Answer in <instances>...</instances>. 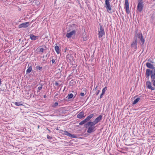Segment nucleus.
Instances as JSON below:
<instances>
[{"label": "nucleus", "instance_id": "obj_1", "mask_svg": "<svg viewBox=\"0 0 155 155\" xmlns=\"http://www.w3.org/2000/svg\"><path fill=\"white\" fill-rule=\"evenodd\" d=\"M95 124L92 121L88 122L84 124V127L87 128V132L88 133L90 134L95 131L96 130V127L95 126Z\"/></svg>", "mask_w": 155, "mask_h": 155}, {"label": "nucleus", "instance_id": "obj_2", "mask_svg": "<svg viewBox=\"0 0 155 155\" xmlns=\"http://www.w3.org/2000/svg\"><path fill=\"white\" fill-rule=\"evenodd\" d=\"M151 82L150 81H147L146 82V84L147 86V87L149 89L152 90H155L154 87H153L152 85V83L153 85L154 86H155V78H151Z\"/></svg>", "mask_w": 155, "mask_h": 155}, {"label": "nucleus", "instance_id": "obj_3", "mask_svg": "<svg viewBox=\"0 0 155 155\" xmlns=\"http://www.w3.org/2000/svg\"><path fill=\"white\" fill-rule=\"evenodd\" d=\"M100 28L98 30V38H101L103 37V36L105 35V33L104 31V29L102 25H99Z\"/></svg>", "mask_w": 155, "mask_h": 155}, {"label": "nucleus", "instance_id": "obj_4", "mask_svg": "<svg viewBox=\"0 0 155 155\" xmlns=\"http://www.w3.org/2000/svg\"><path fill=\"white\" fill-rule=\"evenodd\" d=\"M104 7L107 9V11L109 13H111L112 12H110V11L111 10V7L110 4V2L107 1H105Z\"/></svg>", "mask_w": 155, "mask_h": 155}, {"label": "nucleus", "instance_id": "obj_5", "mask_svg": "<svg viewBox=\"0 0 155 155\" xmlns=\"http://www.w3.org/2000/svg\"><path fill=\"white\" fill-rule=\"evenodd\" d=\"M29 25V22H24L22 23L21 24H20L18 26V28H26L28 27Z\"/></svg>", "mask_w": 155, "mask_h": 155}, {"label": "nucleus", "instance_id": "obj_6", "mask_svg": "<svg viewBox=\"0 0 155 155\" xmlns=\"http://www.w3.org/2000/svg\"><path fill=\"white\" fill-rule=\"evenodd\" d=\"M137 39H134V41L132 42L131 44V48H134L136 50L137 48Z\"/></svg>", "mask_w": 155, "mask_h": 155}, {"label": "nucleus", "instance_id": "obj_7", "mask_svg": "<svg viewBox=\"0 0 155 155\" xmlns=\"http://www.w3.org/2000/svg\"><path fill=\"white\" fill-rule=\"evenodd\" d=\"M66 58L68 62H71L74 60V57L71 54L67 55Z\"/></svg>", "mask_w": 155, "mask_h": 155}, {"label": "nucleus", "instance_id": "obj_8", "mask_svg": "<svg viewBox=\"0 0 155 155\" xmlns=\"http://www.w3.org/2000/svg\"><path fill=\"white\" fill-rule=\"evenodd\" d=\"M143 4L140 3L138 4L137 8L139 12H141L142 11L143 9Z\"/></svg>", "mask_w": 155, "mask_h": 155}, {"label": "nucleus", "instance_id": "obj_9", "mask_svg": "<svg viewBox=\"0 0 155 155\" xmlns=\"http://www.w3.org/2000/svg\"><path fill=\"white\" fill-rule=\"evenodd\" d=\"M152 70H150V69H147L145 73V77L147 78H149L150 75H151Z\"/></svg>", "mask_w": 155, "mask_h": 155}, {"label": "nucleus", "instance_id": "obj_10", "mask_svg": "<svg viewBox=\"0 0 155 155\" xmlns=\"http://www.w3.org/2000/svg\"><path fill=\"white\" fill-rule=\"evenodd\" d=\"M102 115H99L98 117H97L95 120L93 121L94 123L95 124H96L97 123L100 121L102 119Z\"/></svg>", "mask_w": 155, "mask_h": 155}, {"label": "nucleus", "instance_id": "obj_11", "mask_svg": "<svg viewBox=\"0 0 155 155\" xmlns=\"http://www.w3.org/2000/svg\"><path fill=\"white\" fill-rule=\"evenodd\" d=\"M76 33L75 30H74L70 32L67 33L66 34V36L68 38H69L71 37L72 35L74 34H75Z\"/></svg>", "mask_w": 155, "mask_h": 155}, {"label": "nucleus", "instance_id": "obj_12", "mask_svg": "<svg viewBox=\"0 0 155 155\" xmlns=\"http://www.w3.org/2000/svg\"><path fill=\"white\" fill-rule=\"evenodd\" d=\"M85 116L84 114V111L83 110L80 112L77 115V117L79 119H81L83 117H84Z\"/></svg>", "mask_w": 155, "mask_h": 155}, {"label": "nucleus", "instance_id": "obj_13", "mask_svg": "<svg viewBox=\"0 0 155 155\" xmlns=\"http://www.w3.org/2000/svg\"><path fill=\"white\" fill-rule=\"evenodd\" d=\"M146 66L148 68L152 69H155V67H154L153 64H151L150 63L147 62L146 64Z\"/></svg>", "mask_w": 155, "mask_h": 155}, {"label": "nucleus", "instance_id": "obj_14", "mask_svg": "<svg viewBox=\"0 0 155 155\" xmlns=\"http://www.w3.org/2000/svg\"><path fill=\"white\" fill-rule=\"evenodd\" d=\"M29 36H30V38L33 41L36 40L38 37V36H36L32 34H30Z\"/></svg>", "mask_w": 155, "mask_h": 155}, {"label": "nucleus", "instance_id": "obj_15", "mask_svg": "<svg viewBox=\"0 0 155 155\" xmlns=\"http://www.w3.org/2000/svg\"><path fill=\"white\" fill-rule=\"evenodd\" d=\"M142 36H143L142 33H140L136 35H134V39H136V38L137 39V38L140 39Z\"/></svg>", "mask_w": 155, "mask_h": 155}, {"label": "nucleus", "instance_id": "obj_16", "mask_svg": "<svg viewBox=\"0 0 155 155\" xmlns=\"http://www.w3.org/2000/svg\"><path fill=\"white\" fill-rule=\"evenodd\" d=\"M94 115V114H91L85 119V120L87 122H87L93 117Z\"/></svg>", "mask_w": 155, "mask_h": 155}, {"label": "nucleus", "instance_id": "obj_17", "mask_svg": "<svg viewBox=\"0 0 155 155\" xmlns=\"http://www.w3.org/2000/svg\"><path fill=\"white\" fill-rule=\"evenodd\" d=\"M13 103H14L15 105L17 106H19L21 105H22L23 102L22 101L20 102H12Z\"/></svg>", "mask_w": 155, "mask_h": 155}, {"label": "nucleus", "instance_id": "obj_18", "mask_svg": "<svg viewBox=\"0 0 155 155\" xmlns=\"http://www.w3.org/2000/svg\"><path fill=\"white\" fill-rule=\"evenodd\" d=\"M30 64L28 65V66L29 67L28 68L27 70L26 71V73H30L32 70V68L31 65L29 66Z\"/></svg>", "mask_w": 155, "mask_h": 155}, {"label": "nucleus", "instance_id": "obj_19", "mask_svg": "<svg viewBox=\"0 0 155 155\" xmlns=\"http://www.w3.org/2000/svg\"><path fill=\"white\" fill-rule=\"evenodd\" d=\"M152 71L150 75L151 78H155V69L152 70Z\"/></svg>", "mask_w": 155, "mask_h": 155}, {"label": "nucleus", "instance_id": "obj_20", "mask_svg": "<svg viewBox=\"0 0 155 155\" xmlns=\"http://www.w3.org/2000/svg\"><path fill=\"white\" fill-rule=\"evenodd\" d=\"M62 131L63 132L62 134L64 135H66L69 137L70 136H71V134L69 133L68 131L66 130L63 131L62 130Z\"/></svg>", "mask_w": 155, "mask_h": 155}, {"label": "nucleus", "instance_id": "obj_21", "mask_svg": "<svg viewBox=\"0 0 155 155\" xmlns=\"http://www.w3.org/2000/svg\"><path fill=\"white\" fill-rule=\"evenodd\" d=\"M54 48L56 53L58 54H59L60 53V49L59 46L56 45L55 46Z\"/></svg>", "mask_w": 155, "mask_h": 155}, {"label": "nucleus", "instance_id": "obj_22", "mask_svg": "<svg viewBox=\"0 0 155 155\" xmlns=\"http://www.w3.org/2000/svg\"><path fill=\"white\" fill-rule=\"evenodd\" d=\"M74 96V95L72 94H68V96L66 97L68 100H69L72 98Z\"/></svg>", "mask_w": 155, "mask_h": 155}, {"label": "nucleus", "instance_id": "obj_23", "mask_svg": "<svg viewBox=\"0 0 155 155\" xmlns=\"http://www.w3.org/2000/svg\"><path fill=\"white\" fill-rule=\"evenodd\" d=\"M125 8L129 7V3L128 0H125Z\"/></svg>", "mask_w": 155, "mask_h": 155}, {"label": "nucleus", "instance_id": "obj_24", "mask_svg": "<svg viewBox=\"0 0 155 155\" xmlns=\"http://www.w3.org/2000/svg\"><path fill=\"white\" fill-rule=\"evenodd\" d=\"M140 98H137L133 102V105L136 104L139 101Z\"/></svg>", "mask_w": 155, "mask_h": 155}, {"label": "nucleus", "instance_id": "obj_25", "mask_svg": "<svg viewBox=\"0 0 155 155\" xmlns=\"http://www.w3.org/2000/svg\"><path fill=\"white\" fill-rule=\"evenodd\" d=\"M140 41L142 43V45H143L145 42V40L143 38V36L142 37L140 38Z\"/></svg>", "mask_w": 155, "mask_h": 155}, {"label": "nucleus", "instance_id": "obj_26", "mask_svg": "<svg viewBox=\"0 0 155 155\" xmlns=\"http://www.w3.org/2000/svg\"><path fill=\"white\" fill-rule=\"evenodd\" d=\"M86 123H87V122L86 121V120L84 119V120H83L82 121H81L79 123V124L80 125H83V124H84Z\"/></svg>", "mask_w": 155, "mask_h": 155}, {"label": "nucleus", "instance_id": "obj_27", "mask_svg": "<svg viewBox=\"0 0 155 155\" xmlns=\"http://www.w3.org/2000/svg\"><path fill=\"white\" fill-rule=\"evenodd\" d=\"M126 9V12L128 14H129L130 13V11L129 10V7H127V8H125Z\"/></svg>", "mask_w": 155, "mask_h": 155}, {"label": "nucleus", "instance_id": "obj_28", "mask_svg": "<svg viewBox=\"0 0 155 155\" xmlns=\"http://www.w3.org/2000/svg\"><path fill=\"white\" fill-rule=\"evenodd\" d=\"M107 87H105L102 90V93L103 94H104L105 91L107 90Z\"/></svg>", "mask_w": 155, "mask_h": 155}, {"label": "nucleus", "instance_id": "obj_29", "mask_svg": "<svg viewBox=\"0 0 155 155\" xmlns=\"http://www.w3.org/2000/svg\"><path fill=\"white\" fill-rule=\"evenodd\" d=\"M74 83L75 81L73 79L71 80L70 82V84H72V86L74 85Z\"/></svg>", "mask_w": 155, "mask_h": 155}, {"label": "nucleus", "instance_id": "obj_30", "mask_svg": "<svg viewBox=\"0 0 155 155\" xmlns=\"http://www.w3.org/2000/svg\"><path fill=\"white\" fill-rule=\"evenodd\" d=\"M58 102H55L54 104L52 105V107H55L56 106L58 105Z\"/></svg>", "mask_w": 155, "mask_h": 155}, {"label": "nucleus", "instance_id": "obj_31", "mask_svg": "<svg viewBox=\"0 0 155 155\" xmlns=\"http://www.w3.org/2000/svg\"><path fill=\"white\" fill-rule=\"evenodd\" d=\"M83 40L84 41H86L88 39V37L87 36H84L83 37Z\"/></svg>", "mask_w": 155, "mask_h": 155}, {"label": "nucleus", "instance_id": "obj_32", "mask_svg": "<svg viewBox=\"0 0 155 155\" xmlns=\"http://www.w3.org/2000/svg\"><path fill=\"white\" fill-rule=\"evenodd\" d=\"M42 68L41 67H40L39 66H37L36 67V68L38 70H41V69Z\"/></svg>", "mask_w": 155, "mask_h": 155}, {"label": "nucleus", "instance_id": "obj_33", "mask_svg": "<svg viewBox=\"0 0 155 155\" xmlns=\"http://www.w3.org/2000/svg\"><path fill=\"white\" fill-rule=\"evenodd\" d=\"M138 30L137 29H136L134 31V35H136L138 34L139 33H138Z\"/></svg>", "mask_w": 155, "mask_h": 155}, {"label": "nucleus", "instance_id": "obj_34", "mask_svg": "<svg viewBox=\"0 0 155 155\" xmlns=\"http://www.w3.org/2000/svg\"><path fill=\"white\" fill-rule=\"evenodd\" d=\"M70 137H71L72 138H76V135L75 134H71V136H70Z\"/></svg>", "mask_w": 155, "mask_h": 155}, {"label": "nucleus", "instance_id": "obj_35", "mask_svg": "<svg viewBox=\"0 0 155 155\" xmlns=\"http://www.w3.org/2000/svg\"><path fill=\"white\" fill-rule=\"evenodd\" d=\"M42 88V87H41V86H39L38 87V90L37 91V92H39L40 91L41 89Z\"/></svg>", "mask_w": 155, "mask_h": 155}, {"label": "nucleus", "instance_id": "obj_36", "mask_svg": "<svg viewBox=\"0 0 155 155\" xmlns=\"http://www.w3.org/2000/svg\"><path fill=\"white\" fill-rule=\"evenodd\" d=\"M143 4V0H138V4Z\"/></svg>", "mask_w": 155, "mask_h": 155}, {"label": "nucleus", "instance_id": "obj_37", "mask_svg": "<svg viewBox=\"0 0 155 155\" xmlns=\"http://www.w3.org/2000/svg\"><path fill=\"white\" fill-rule=\"evenodd\" d=\"M47 138L48 139H52V137H51L48 135H47Z\"/></svg>", "mask_w": 155, "mask_h": 155}, {"label": "nucleus", "instance_id": "obj_38", "mask_svg": "<svg viewBox=\"0 0 155 155\" xmlns=\"http://www.w3.org/2000/svg\"><path fill=\"white\" fill-rule=\"evenodd\" d=\"M44 49L43 48H40V50L39 51V52H43V51H44Z\"/></svg>", "mask_w": 155, "mask_h": 155}, {"label": "nucleus", "instance_id": "obj_39", "mask_svg": "<svg viewBox=\"0 0 155 155\" xmlns=\"http://www.w3.org/2000/svg\"><path fill=\"white\" fill-rule=\"evenodd\" d=\"M44 85V84H42V83H40L39 84V85H37V86H38V85H40V86H41V87H42V86H43Z\"/></svg>", "mask_w": 155, "mask_h": 155}, {"label": "nucleus", "instance_id": "obj_40", "mask_svg": "<svg viewBox=\"0 0 155 155\" xmlns=\"http://www.w3.org/2000/svg\"><path fill=\"white\" fill-rule=\"evenodd\" d=\"M80 95L82 96H83L84 95V93L81 92L80 93Z\"/></svg>", "mask_w": 155, "mask_h": 155}, {"label": "nucleus", "instance_id": "obj_41", "mask_svg": "<svg viewBox=\"0 0 155 155\" xmlns=\"http://www.w3.org/2000/svg\"><path fill=\"white\" fill-rule=\"evenodd\" d=\"M99 92H100V91L99 90L97 91L96 93V95H98V94H99Z\"/></svg>", "mask_w": 155, "mask_h": 155}, {"label": "nucleus", "instance_id": "obj_42", "mask_svg": "<svg viewBox=\"0 0 155 155\" xmlns=\"http://www.w3.org/2000/svg\"><path fill=\"white\" fill-rule=\"evenodd\" d=\"M104 94H103L102 93L101 94V95H100V98H101L102 97H103V96L104 95Z\"/></svg>", "mask_w": 155, "mask_h": 155}, {"label": "nucleus", "instance_id": "obj_43", "mask_svg": "<svg viewBox=\"0 0 155 155\" xmlns=\"http://www.w3.org/2000/svg\"><path fill=\"white\" fill-rule=\"evenodd\" d=\"M55 84V86H58L59 85V84L58 82H56Z\"/></svg>", "mask_w": 155, "mask_h": 155}, {"label": "nucleus", "instance_id": "obj_44", "mask_svg": "<svg viewBox=\"0 0 155 155\" xmlns=\"http://www.w3.org/2000/svg\"><path fill=\"white\" fill-rule=\"evenodd\" d=\"M53 64L54 63L55 61L54 59H52L51 60Z\"/></svg>", "mask_w": 155, "mask_h": 155}, {"label": "nucleus", "instance_id": "obj_45", "mask_svg": "<svg viewBox=\"0 0 155 155\" xmlns=\"http://www.w3.org/2000/svg\"><path fill=\"white\" fill-rule=\"evenodd\" d=\"M58 95V94H55V95L54 96V97L55 98H57V96Z\"/></svg>", "mask_w": 155, "mask_h": 155}, {"label": "nucleus", "instance_id": "obj_46", "mask_svg": "<svg viewBox=\"0 0 155 155\" xmlns=\"http://www.w3.org/2000/svg\"><path fill=\"white\" fill-rule=\"evenodd\" d=\"M43 97L44 98H45L47 97V96L45 94V95H44V96H43Z\"/></svg>", "mask_w": 155, "mask_h": 155}, {"label": "nucleus", "instance_id": "obj_47", "mask_svg": "<svg viewBox=\"0 0 155 155\" xmlns=\"http://www.w3.org/2000/svg\"><path fill=\"white\" fill-rule=\"evenodd\" d=\"M74 93H75V94H74L75 96H74V97H75V96H76V95L77 94V93L76 92H75Z\"/></svg>", "mask_w": 155, "mask_h": 155}, {"label": "nucleus", "instance_id": "obj_48", "mask_svg": "<svg viewBox=\"0 0 155 155\" xmlns=\"http://www.w3.org/2000/svg\"><path fill=\"white\" fill-rule=\"evenodd\" d=\"M28 0L29 1L31 2H32L33 1V0Z\"/></svg>", "mask_w": 155, "mask_h": 155}, {"label": "nucleus", "instance_id": "obj_49", "mask_svg": "<svg viewBox=\"0 0 155 155\" xmlns=\"http://www.w3.org/2000/svg\"><path fill=\"white\" fill-rule=\"evenodd\" d=\"M97 87H97H96L95 88V89H95V90H96Z\"/></svg>", "mask_w": 155, "mask_h": 155}, {"label": "nucleus", "instance_id": "obj_50", "mask_svg": "<svg viewBox=\"0 0 155 155\" xmlns=\"http://www.w3.org/2000/svg\"><path fill=\"white\" fill-rule=\"evenodd\" d=\"M111 0H105V1H107L109 2L110 1H111Z\"/></svg>", "mask_w": 155, "mask_h": 155}, {"label": "nucleus", "instance_id": "obj_51", "mask_svg": "<svg viewBox=\"0 0 155 155\" xmlns=\"http://www.w3.org/2000/svg\"><path fill=\"white\" fill-rule=\"evenodd\" d=\"M38 129H39V125L38 126Z\"/></svg>", "mask_w": 155, "mask_h": 155}, {"label": "nucleus", "instance_id": "obj_52", "mask_svg": "<svg viewBox=\"0 0 155 155\" xmlns=\"http://www.w3.org/2000/svg\"><path fill=\"white\" fill-rule=\"evenodd\" d=\"M48 129V130H49V131H50V130H49Z\"/></svg>", "mask_w": 155, "mask_h": 155}]
</instances>
